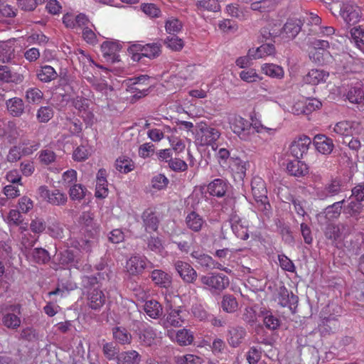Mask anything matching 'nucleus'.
<instances>
[{
  "label": "nucleus",
  "mask_w": 364,
  "mask_h": 364,
  "mask_svg": "<svg viewBox=\"0 0 364 364\" xmlns=\"http://www.w3.org/2000/svg\"><path fill=\"white\" fill-rule=\"evenodd\" d=\"M80 241L78 242L83 251L90 252L95 247L97 236L100 232V225L94 220V215L90 212H82L78 219Z\"/></svg>",
  "instance_id": "f257e3e1"
},
{
  "label": "nucleus",
  "mask_w": 364,
  "mask_h": 364,
  "mask_svg": "<svg viewBox=\"0 0 364 364\" xmlns=\"http://www.w3.org/2000/svg\"><path fill=\"white\" fill-rule=\"evenodd\" d=\"M251 187L257 209L263 217L270 218L272 215V208L267 197L264 181L260 177H254Z\"/></svg>",
  "instance_id": "f03ea898"
},
{
  "label": "nucleus",
  "mask_w": 364,
  "mask_h": 364,
  "mask_svg": "<svg viewBox=\"0 0 364 364\" xmlns=\"http://www.w3.org/2000/svg\"><path fill=\"white\" fill-rule=\"evenodd\" d=\"M20 304H2L0 306L1 323L9 329H17L21 323Z\"/></svg>",
  "instance_id": "7ed1b4c3"
},
{
  "label": "nucleus",
  "mask_w": 364,
  "mask_h": 364,
  "mask_svg": "<svg viewBox=\"0 0 364 364\" xmlns=\"http://www.w3.org/2000/svg\"><path fill=\"white\" fill-rule=\"evenodd\" d=\"M134 326L136 327L135 333L138 337L139 344L144 347H151L156 343V330L146 323L134 321Z\"/></svg>",
  "instance_id": "20e7f679"
},
{
  "label": "nucleus",
  "mask_w": 364,
  "mask_h": 364,
  "mask_svg": "<svg viewBox=\"0 0 364 364\" xmlns=\"http://www.w3.org/2000/svg\"><path fill=\"white\" fill-rule=\"evenodd\" d=\"M167 304L166 306V314L161 319V325L164 328L180 327L184 322L183 311L181 307L173 308L172 304L169 303L167 299Z\"/></svg>",
  "instance_id": "39448f33"
},
{
  "label": "nucleus",
  "mask_w": 364,
  "mask_h": 364,
  "mask_svg": "<svg viewBox=\"0 0 364 364\" xmlns=\"http://www.w3.org/2000/svg\"><path fill=\"white\" fill-rule=\"evenodd\" d=\"M172 265L178 275L185 283L193 284L196 281L197 272L188 262L181 259H175L173 261Z\"/></svg>",
  "instance_id": "423d86ee"
},
{
  "label": "nucleus",
  "mask_w": 364,
  "mask_h": 364,
  "mask_svg": "<svg viewBox=\"0 0 364 364\" xmlns=\"http://www.w3.org/2000/svg\"><path fill=\"white\" fill-rule=\"evenodd\" d=\"M200 279V282L207 286L209 289L218 292L226 289L230 284L228 277L220 273L203 275Z\"/></svg>",
  "instance_id": "0eeeda50"
},
{
  "label": "nucleus",
  "mask_w": 364,
  "mask_h": 364,
  "mask_svg": "<svg viewBox=\"0 0 364 364\" xmlns=\"http://www.w3.org/2000/svg\"><path fill=\"white\" fill-rule=\"evenodd\" d=\"M38 193L43 200L53 205H64L68 201L66 194L62 193L58 189H54L50 191L47 186H41L38 188Z\"/></svg>",
  "instance_id": "6e6552de"
},
{
  "label": "nucleus",
  "mask_w": 364,
  "mask_h": 364,
  "mask_svg": "<svg viewBox=\"0 0 364 364\" xmlns=\"http://www.w3.org/2000/svg\"><path fill=\"white\" fill-rule=\"evenodd\" d=\"M229 123L232 132L241 139L247 140L250 136L252 124L239 115H233L229 118Z\"/></svg>",
  "instance_id": "1a4fd4ad"
},
{
  "label": "nucleus",
  "mask_w": 364,
  "mask_h": 364,
  "mask_svg": "<svg viewBox=\"0 0 364 364\" xmlns=\"http://www.w3.org/2000/svg\"><path fill=\"white\" fill-rule=\"evenodd\" d=\"M343 191L341 180L335 178L324 186L315 188V194L320 200H326L338 195Z\"/></svg>",
  "instance_id": "9d476101"
},
{
  "label": "nucleus",
  "mask_w": 364,
  "mask_h": 364,
  "mask_svg": "<svg viewBox=\"0 0 364 364\" xmlns=\"http://www.w3.org/2000/svg\"><path fill=\"white\" fill-rule=\"evenodd\" d=\"M153 264L145 257L134 255L131 257L127 262L126 268L131 275L141 274L145 269L153 268Z\"/></svg>",
  "instance_id": "9b49d317"
},
{
  "label": "nucleus",
  "mask_w": 364,
  "mask_h": 364,
  "mask_svg": "<svg viewBox=\"0 0 364 364\" xmlns=\"http://www.w3.org/2000/svg\"><path fill=\"white\" fill-rule=\"evenodd\" d=\"M304 21L298 18H289L279 31V35L289 39L295 38L301 30Z\"/></svg>",
  "instance_id": "f8f14e48"
},
{
  "label": "nucleus",
  "mask_w": 364,
  "mask_h": 364,
  "mask_svg": "<svg viewBox=\"0 0 364 364\" xmlns=\"http://www.w3.org/2000/svg\"><path fill=\"white\" fill-rule=\"evenodd\" d=\"M311 144V140L309 136H300L291 143L290 152L297 159L302 158L307 153Z\"/></svg>",
  "instance_id": "ddd939ff"
},
{
  "label": "nucleus",
  "mask_w": 364,
  "mask_h": 364,
  "mask_svg": "<svg viewBox=\"0 0 364 364\" xmlns=\"http://www.w3.org/2000/svg\"><path fill=\"white\" fill-rule=\"evenodd\" d=\"M200 131L202 133L200 144L203 146H211L213 149H215V142L220 136V132L217 129L206 124L201 127Z\"/></svg>",
  "instance_id": "4468645a"
},
{
  "label": "nucleus",
  "mask_w": 364,
  "mask_h": 364,
  "mask_svg": "<svg viewBox=\"0 0 364 364\" xmlns=\"http://www.w3.org/2000/svg\"><path fill=\"white\" fill-rule=\"evenodd\" d=\"M88 306L95 311H99L105 304V295L100 288H94L86 293Z\"/></svg>",
  "instance_id": "2eb2a0df"
},
{
  "label": "nucleus",
  "mask_w": 364,
  "mask_h": 364,
  "mask_svg": "<svg viewBox=\"0 0 364 364\" xmlns=\"http://www.w3.org/2000/svg\"><path fill=\"white\" fill-rule=\"evenodd\" d=\"M247 335V331L242 326L230 327L227 331V341L232 348L238 347Z\"/></svg>",
  "instance_id": "dca6fc26"
},
{
  "label": "nucleus",
  "mask_w": 364,
  "mask_h": 364,
  "mask_svg": "<svg viewBox=\"0 0 364 364\" xmlns=\"http://www.w3.org/2000/svg\"><path fill=\"white\" fill-rule=\"evenodd\" d=\"M322 104L321 102L316 98H309L306 99L304 102H298L296 103L292 110L293 112L296 114H306L314 112L316 109H320Z\"/></svg>",
  "instance_id": "f3484780"
},
{
  "label": "nucleus",
  "mask_w": 364,
  "mask_h": 364,
  "mask_svg": "<svg viewBox=\"0 0 364 364\" xmlns=\"http://www.w3.org/2000/svg\"><path fill=\"white\" fill-rule=\"evenodd\" d=\"M360 129L358 124L349 121H341L334 125L333 132L346 138L358 134Z\"/></svg>",
  "instance_id": "a211bd4d"
},
{
  "label": "nucleus",
  "mask_w": 364,
  "mask_h": 364,
  "mask_svg": "<svg viewBox=\"0 0 364 364\" xmlns=\"http://www.w3.org/2000/svg\"><path fill=\"white\" fill-rule=\"evenodd\" d=\"M340 15L343 21L349 25L356 23L360 18L358 8L351 4H343L340 10Z\"/></svg>",
  "instance_id": "6ab92c4d"
},
{
  "label": "nucleus",
  "mask_w": 364,
  "mask_h": 364,
  "mask_svg": "<svg viewBox=\"0 0 364 364\" xmlns=\"http://www.w3.org/2000/svg\"><path fill=\"white\" fill-rule=\"evenodd\" d=\"M143 226L146 232H151L156 231L159 228V220L156 213L151 208L145 210L141 215Z\"/></svg>",
  "instance_id": "aec40b11"
},
{
  "label": "nucleus",
  "mask_w": 364,
  "mask_h": 364,
  "mask_svg": "<svg viewBox=\"0 0 364 364\" xmlns=\"http://www.w3.org/2000/svg\"><path fill=\"white\" fill-rule=\"evenodd\" d=\"M140 51L141 55L149 59L158 57L161 53V46L156 43H148L146 45L136 44L132 47V50Z\"/></svg>",
  "instance_id": "412c9836"
},
{
  "label": "nucleus",
  "mask_w": 364,
  "mask_h": 364,
  "mask_svg": "<svg viewBox=\"0 0 364 364\" xmlns=\"http://www.w3.org/2000/svg\"><path fill=\"white\" fill-rule=\"evenodd\" d=\"M277 299L280 306L283 307L289 306L290 309L292 308V306H295L299 300L298 296L292 292H289L284 286L279 287Z\"/></svg>",
  "instance_id": "4be33fe9"
},
{
  "label": "nucleus",
  "mask_w": 364,
  "mask_h": 364,
  "mask_svg": "<svg viewBox=\"0 0 364 364\" xmlns=\"http://www.w3.org/2000/svg\"><path fill=\"white\" fill-rule=\"evenodd\" d=\"M314 145L316 150L323 154H331L334 147L333 140L323 134H317L314 136Z\"/></svg>",
  "instance_id": "5701e85b"
},
{
  "label": "nucleus",
  "mask_w": 364,
  "mask_h": 364,
  "mask_svg": "<svg viewBox=\"0 0 364 364\" xmlns=\"http://www.w3.org/2000/svg\"><path fill=\"white\" fill-rule=\"evenodd\" d=\"M186 227L195 232L200 231L204 225H206L205 219L196 211H191L185 218Z\"/></svg>",
  "instance_id": "b1692460"
},
{
  "label": "nucleus",
  "mask_w": 364,
  "mask_h": 364,
  "mask_svg": "<svg viewBox=\"0 0 364 364\" xmlns=\"http://www.w3.org/2000/svg\"><path fill=\"white\" fill-rule=\"evenodd\" d=\"M228 188V183L223 178H216L210 182L207 188L210 195L221 198L225 196Z\"/></svg>",
  "instance_id": "393cba45"
},
{
  "label": "nucleus",
  "mask_w": 364,
  "mask_h": 364,
  "mask_svg": "<svg viewBox=\"0 0 364 364\" xmlns=\"http://www.w3.org/2000/svg\"><path fill=\"white\" fill-rule=\"evenodd\" d=\"M287 171L291 176L302 177L309 173V168L305 163L296 159L288 162Z\"/></svg>",
  "instance_id": "a878e982"
},
{
  "label": "nucleus",
  "mask_w": 364,
  "mask_h": 364,
  "mask_svg": "<svg viewBox=\"0 0 364 364\" xmlns=\"http://www.w3.org/2000/svg\"><path fill=\"white\" fill-rule=\"evenodd\" d=\"M151 280L161 288H168L172 283L171 276L161 269H154L151 274Z\"/></svg>",
  "instance_id": "bb28decb"
},
{
  "label": "nucleus",
  "mask_w": 364,
  "mask_h": 364,
  "mask_svg": "<svg viewBox=\"0 0 364 364\" xmlns=\"http://www.w3.org/2000/svg\"><path fill=\"white\" fill-rule=\"evenodd\" d=\"M328 77V73L324 70L312 69L304 77V81L307 84L315 85L325 82Z\"/></svg>",
  "instance_id": "cd10ccee"
},
{
  "label": "nucleus",
  "mask_w": 364,
  "mask_h": 364,
  "mask_svg": "<svg viewBox=\"0 0 364 364\" xmlns=\"http://www.w3.org/2000/svg\"><path fill=\"white\" fill-rule=\"evenodd\" d=\"M231 228L234 234L237 238L246 240L249 238V233L247 228L240 224V219L236 215L231 216L230 219Z\"/></svg>",
  "instance_id": "c85d7f7f"
},
{
  "label": "nucleus",
  "mask_w": 364,
  "mask_h": 364,
  "mask_svg": "<svg viewBox=\"0 0 364 364\" xmlns=\"http://www.w3.org/2000/svg\"><path fill=\"white\" fill-rule=\"evenodd\" d=\"M37 78L43 82H50L58 77L55 70L50 65H43L36 69Z\"/></svg>",
  "instance_id": "c756f323"
},
{
  "label": "nucleus",
  "mask_w": 364,
  "mask_h": 364,
  "mask_svg": "<svg viewBox=\"0 0 364 364\" xmlns=\"http://www.w3.org/2000/svg\"><path fill=\"white\" fill-rule=\"evenodd\" d=\"M275 52V47L273 44L266 43L258 47L257 49H250L248 55L252 59L262 58L266 55H271Z\"/></svg>",
  "instance_id": "7c9ffc66"
},
{
  "label": "nucleus",
  "mask_w": 364,
  "mask_h": 364,
  "mask_svg": "<svg viewBox=\"0 0 364 364\" xmlns=\"http://www.w3.org/2000/svg\"><path fill=\"white\" fill-rule=\"evenodd\" d=\"M339 327V322L335 317L324 318L318 325V329L322 335L335 333Z\"/></svg>",
  "instance_id": "2f4dec72"
},
{
  "label": "nucleus",
  "mask_w": 364,
  "mask_h": 364,
  "mask_svg": "<svg viewBox=\"0 0 364 364\" xmlns=\"http://www.w3.org/2000/svg\"><path fill=\"white\" fill-rule=\"evenodd\" d=\"M6 107L8 112L13 117H18L24 112V103L21 98L13 97L6 101Z\"/></svg>",
  "instance_id": "473e14b6"
},
{
  "label": "nucleus",
  "mask_w": 364,
  "mask_h": 364,
  "mask_svg": "<svg viewBox=\"0 0 364 364\" xmlns=\"http://www.w3.org/2000/svg\"><path fill=\"white\" fill-rule=\"evenodd\" d=\"M112 335L114 339L121 345H127L132 343V336L124 327H114L112 328Z\"/></svg>",
  "instance_id": "72a5a7b5"
},
{
  "label": "nucleus",
  "mask_w": 364,
  "mask_h": 364,
  "mask_svg": "<svg viewBox=\"0 0 364 364\" xmlns=\"http://www.w3.org/2000/svg\"><path fill=\"white\" fill-rule=\"evenodd\" d=\"M146 314L151 318H159L163 314V308L156 300L146 301L144 306Z\"/></svg>",
  "instance_id": "f704fd0d"
},
{
  "label": "nucleus",
  "mask_w": 364,
  "mask_h": 364,
  "mask_svg": "<svg viewBox=\"0 0 364 364\" xmlns=\"http://www.w3.org/2000/svg\"><path fill=\"white\" fill-rule=\"evenodd\" d=\"M141 360L140 354L134 350H131L121 353L117 363V364H139Z\"/></svg>",
  "instance_id": "c9c22d12"
},
{
  "label": "nucleus",
  "mask_w": 364,
  "mask_h": 364,
  "mask_svg": "<svg viewBox=\"0 0 364 364\" xmlns=\"http://www.w3.org/2000/svg\"><path fill=\"white\" fill-rule=\"evenodd\" d=\"M101 49L105 58L115 62L117 53L120 50V47L117 43L105 41L102 44Z\"/></svg>",
  "instance_id": "e433bc0d"
},
{
  "label": "nucleus",
  "mask_w": 364,
  "mask_h": 364,
  "mask_svg": "<svg viewBox=\"0 0 364 364\" xmlns=\"http://www.w3.org/2000/svg\"><path fill=\"white\" fill-rule=\"evenodd\" d=\"M149 80V77L148 75H141L133 79L134 82H133V86L131 87L132 92H137L135 95L137 97H141L142 96H146L149 92V87H139L136 85H144L148 87L147 82Z\"/></svg>",
  "instance_id": "4c0bfd02"
},
{
  "label": "nucleus",
  "mask_w": 364,
  "mask_h": 364,
  "mask_svg": "<svg viewBox=\"0 0 364 364\" xmlns=\"http://www.w3.org/2000/svg\"><path fill=\"white\" fill-rule=\"evenodd\" d=\"M102 351L105 358L108 360H116L117 361V358L119 355V348L114 343L105 342L103 340Z\"/></svg>",
  "instance_id": "58836bf2"
},
{
  "label": "nucleus",
  "mask_w": 364,
  "mask_h": 364,
  "mask_svg": "<svg viewBox=\"0 0 364 364\" xmlns=\"http://www.w3.org/2000/svg\"><path fill=\"white\" fill-rule=\"evenodd\" d=\"M191 257L194 259L201 267L205 269H210L211 264H213V258L199 250H193L191 253Z\"/></svg>",
  "instance_id": "ea45409f"
},
{
  "label": "nucleus",
  "mask_w": 364,
  "mask_h": 364,
  "mask_svg": "<svg viewBox=\"0 0 364 364\" xmlns=\"http://www.w3.org/2000/svg\"><path fill=\"white\" fill-rule=\"evenodd\" d=\"M277 4V0H259L252 2L250 9L261 13L269 12L275 8Z\"/></svg>",
  "instance_id": "a19ab883"
},
{
  "label": "nucleus",
  "mask_w": 364,
  "mask_h": 364,
  "mask_svg": "<svg viewBox=\"0 0 364 364\" xmlns=\"http://www.w3.org/2000/svg\"><path fill=\"white\" fill-rule=\"evenodd\" d=\"M254 342L264 346H272L273 339L267 332L265 331L262 326L255 328V334L254 335Z\"/></svg>",
  "instance_id": "79ce46f5"
},
{
  "label": "nucleus",
  "mask_w": 364,
  "mask_h": 364,
  "mask_svg": "<svg viewBox=\"0 0 364 364\" xmlns=\"http://www.w3.org/2000/svg\"><path fill=\"white\" fill-rule=\"evenodd\" d=\"M262 70L265 75L277 79H282L284 75L283 68L273 63L264 64L262 66Z\"/></svg>",
  "instance_id": "37998d69"
},
{
  "label": "nucleus",
  "mask_w": 364,
  "mask_h": 364,
  "mask_svg": "<svg viewBox=\"0 0 364 364\" xmlns=\"http://www.w3.org/2000/svg\"><path fill=\"white\" fill-rule=\"evenodd\" d=\"M68 188L69 196L72 200H82L87 191L86 187L80 183L74 184Z\"/></svg>",
  "instance_id": "c03bdc74"
},
{
  "label": "nucleus",
  "mask_w": 364,
  "mask_h": 364,
  "mask_svg": "<svg viewBox=\"0 0 364 364\" xmlns=\"http://www.w3.org/2000/svg\"><path fill=\"white\" fill-rule=\"evenodd\" d=\"M262 315L263 317L264 325L267 328L274 331L279 327V318L277 316L273 315V314L271 311H262Z\"/></svg>",
  "instance_id": "a18cd8bd"
},
{
  "label": "nucleus",
  "mask_w": 364,
  "mask_h": 364,
  "mask_svg": "<svg viewBox=\"0 0 364 364\" xmlns=\"http://www.w3.org/2000/svg\"><path fill=\"white\" fill-rule=\"evenodd\" d=\"M30 256L35 262L38 264L48 263L50 259L48 252L43 248H35L32 250Z\"/></svg>",
  "instance_id": "49530a36"
},
{
  "label": "nucleus",
  "mask_w": 364,
  "mask_h": 364,
  "mask_svg": "<svg viewBox=\"0 0 364 364\" xmlns=\"http://www.w3.org/2000/svg\"><path fill=\"white\" fill-rule=\"evenodd\" d=\"M229 166L232 171H235L240 179H242L246 173V162L242 161L240 159H230Z\"/></svg>",
  "instance_id": "de8ad7c7"
},
{
  "label": "nucleus",
  "mask_w": 364,
  "mask_h": 364,
  "mask_svg": "<svg viewBox=\"0 0 364 364\" xmlns=\"http://www.w3.org/2000/svg\"><path fill=\"white\" fill-rule=\"evenodd\" d=\"M25 97L28 103L38 105L43 100V93L37 87H30L26 91Z\"/></svg>",
  "instance_id": "09e8293b"
},
{
  "label": "nucleus",
  "mask_w": 364,
  "mask_h": 364,
  "mask_svg": "<svg viewBox=\"0 0 364 364\" xmlns=\"http://www.w3.org/2000/svg\"><path fill=\"white\" fill-rule=\"evenodd\" d=\"M175 340L180 346H188L192 343L193 336L189 330L183 328L177 331Z\"/></svg>",
  "instance_id": "8fccbe9b"
},
{
  "label": "nucleus",
  "mask_w": 364,
  "mask_h": 364,
  "mask_svg": "<svg viewBox=\"0 0 364 364\" xmlns=\"http://www.w3.org/2000/svg\"><path fill=\"white\" fill-rule=\"evenodd\" d=\"M346 98L350 102L359 104L364 99V92L360 87H350L346 93Z\"/></svg>",
  "instance_id": "3c124183"
},
{
  "label": "nucleus",
  "mask_w": 364,
  "mask_h": 364,
  "mask_svg": "<svg viewBox=\"0 0 364 364\" xmlns=\"http://www.w3.org/2000/svg\"><path fill=\"white\" fill-rule=\"evenodd\" d=\"M350 34L356 46L364 52V28L354 27L351 28Z\"/></svg>",
  "instance_id": "603ef678"
},
{
  "label": "nucleus",
  "mask_w": 364,
  "mask_h": 364,
  "mask_svg": "<svg viewBox=\"0 0 364 364\" xmlns=\"http://www.w3.org/2000/svg\"><path fill=\"white\" fill-rule=\"evenodd\" d=\"M221 306L223 311L228 313H233L237 309V301L235 297L232 295H224Z\"/></svg>",
  "instance_id": "864d4df0"
},
{
  "label": "nucleus",
  "mask_w": 364,
  "mask_h": 364,
  "mask_svg": "<svg viewBox=\"0 0 364 364\" xmlns=\"http://www.w3.org/2000/svg\"><path fill=\"white\" fill-rule=\"evenodd\" d=\"M210 347L213 355L218 357L226 353L228 351L225 342L220 338H214Z\"/></svg>",
  "instance_id": "5fc2aeb1"
},
{
  "label": "nucleus",
  "mask_w": 364,
  "mask_h": 364,
  "mask_svg": "<svg viewBox=\"0 0 364 364\" xmlns=\"http://www.w3.org/2000/svg\"><path fill=\"white\" fill-rule=\"evenodd\" d=\"M345 202L343 199L340 201L336 202L333 204L328 205L325 209L326 217L328 219L337 218L341 212L342 205Z\"/></svg>",
  "instance_id": "6e6d98bb"
},
{
  "label": "nucleus",
  "mask_w": 364,
  "mask_h": 364,
  "mask_svg": "<svg viewBox=\"0 0 364 364\" xmlns=\"http://www.w3.org/2000/svg\"><path fill=\"white\" fill-rule=\"evenodd\" d=\"M140 7L141 10L150 18H159L161 15L160 9L154 4L144 3Z\"/></svg>",
  "instance_id": "4d7b16f0"
},
{
  "label": "nucleus",
  "mask_w": 364,
  "mask_h": 364,
  "mask_svg": "<svg viewBox=\"0 0 364 364\" xmlns=\"http://www.w3.org/2000/svg\"><path fill=\"white\" fill-rule=\"evenodd\" d=\"M100 281L97 276H87L85 275L81 277V286L86 291H91L94 288H99L98 284Z\"/></svg>",
  "instance_id": "13d9d810"
},
{
  "label": "nucleus",
  "mask_w": 364,
  "mask_h": 364,
  "mask_svg": "<svg viewBox=\"0 0 364 364\" xmlns=\"http://www.w3.org/2000/svg\"><path fill=\"white\" fill-rule=\"evenodd\" d=\"M53 109L51 107H41L37 111L36 117L39 122L46 123L53 117Z\"/></svg>",
  "instance_id": "bf43d9fd"
},
{
  "label": "nucleus",
  "mask_w": 364,
  "mask_h": 364,
  "mask_svg": "<svg viewBox=\"0 0 364 364\" xmlns=\"http://www.w3.org/2000/svg\"><path fill=\"white\" fill-rule=\"evenodd\" d=\"M38 159L44 165H50L56 159V154L50 149H43L38 153Z\"/></svg>",
  "instance_id": "052dcab7"
},
{
  "label": "nucleus",
  "mask_w": 364,
  "mask_h": 364,
  "mask_svg": "<svg viewBox=\"0 0 364 364\" xmlns=\"http://www.w3.org/2000/svg\"><path fill=\"white\" fill-rule=\"evenodd\" d=\"M196 5L198 9L217 12L220 10L219 4L212 0H198Z\"/></svg>",
  "instance_id": "680f3d73"
},
{
  "label": "nucleus",
  "mask_w": 364,
  "mask_h": 364,
  "mask_svg": "<svg viewBox=\"0 0 364 364\" xmlns=\"http://www.w3.org/2000/svg\"><path fill=\"white\" fill-rule=\"evenodd\" d=\"M14 49L12 46L7 43H2L0 44V61L5 63L9 62L14 55Z\"/></svg>",
  "instance_id": "e2e57ef3"
},
{
  "label": "nucleus",
  "mask_w": 364,
  "mask_h": 364,
  "mask_svg": "<svg viewBox=\"0 0 364 364\" xmlns=\"http://www.w3.org/2000/svg\"><path fill=\"white\" fill-rule=\"evenodd\" d=\"M5 130L6 132L5 136H6L9 140H15L18 139L21 132L20 129L17 127L16 124L13 122H8L6 125Z\"/></svg>",
  "instance_id": "0e129e2a"
},
{
  "label": "nucleus",
  "mask_w": 364,
  "mask_h": 364,
  "mask_svg": "<svg viewBox=\"0 0 364 364\" xmlns=\"http://www.w3.org/2000/svg\"><path fill=\"white\" fill-rule=\"evenodd\" d=\"M63 184L65 187H70L77 183V171L74 169H70L63 173Z\"/></svg>",
  "instance_id": "69168bd1"
},
{
  "label": "nucleus",
  "mask_w": 364,
  "mask_h": 364,
  "mask_svg": "<svg viewBox=\"0 0 364 364\" xmlns=\"http://www.w3.org/2000/svg\"><path fill=\"white\" fill-rule=\"evenodd\" d=\"M164 43L167 47L173 50H180L183 47V42L182 39L179 38L176 35L167 37L164 41Z\"/></svg>",
  "instance_id": "338daca9"
},
{
  "label": "nucleus",
  "mask_w": 364,
  "mask_h": 364,
  "mask_svg": "<svg viewBox=\"0 0 364 364\" xmlns=\"http://www.w3.org/2000/svg\"><path fill=\"white\" fill-rule=\"evenodd\" d=\"M324 235L327 239L335 241L341 235L340 228L334 224H328L325 228Z\"/></svg>",
  "instance_id": "774afa93"
}]
</instances>
